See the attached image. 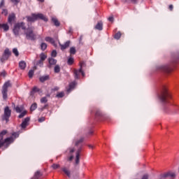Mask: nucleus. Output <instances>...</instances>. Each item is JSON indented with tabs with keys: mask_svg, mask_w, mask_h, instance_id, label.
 <instances>
[{
	"mask_svg": "<svg viewBox=\"0 0 179 179\" xmlns=\"http://www.w3.org/2000/svg\"><path fill=\"white\" fill-rule=\"evenodd\" d=\"M73 31V29H72V27H69V33H72Z\"/></svg>",
	"mask_w": 179,
	"mask_h": 179,
	"instance_id": "59",
	"label": "nucleus"
},
{
	"mask_svg": "<svg viewBox=\"0 0 179 179\" xmlns=\"http://www.w3.org/2000/svg\"><path fill=\"white\" fill-rule=\"evenodd\" d=\"M12 136H14L15 138H18L19 137V134L14 132L12 134Z\"/></svg>",
	"mask_w": 179,
	"mask_h": 179,
	"instance_id": "51",
	"label": "nucleus"
},
{
	"mask_svg": "<svg viewBox=\"0 0 179 179\" xmlns=\"http://www.w3.org/2000/svg\"><path fill=\"white\" fill-rule=\"evenodd\" d=\"M10 142H13V137L6 138L3 141H1V143L5 145V143H10Z\"/></svg>",
	"mask_w": 179,
	"mask_h": 179,
	"instance_id": "23",
	"label": "nucleus"
},
{
	"mask_svg": "<svg viewBox=\"0 0 179 179\" xmlns=\"http://www.w3.org/2000/svg\"><path fill=\"white\" fill-rule=\"evenodd\" d=\"M48 64L49 65H48V68H49V69H51L52 68V66H54V65H57V59L52 58V57H49L48 59Z\"/></svg>",
	"mask_w": 179,
	"mask_h": 179,
	"instance_id": "12",
	"label": "nucleus"
},
{
	"mask_svg": "<svg viewBox=\"0 0 179 179\" xmlns=\"http://www.w3.org/2000/svg\"><path fill=\"white\" fill-rule=\"evenodd\" d=\"M41 50H42V51H45V50H47V43H42L41 44Z\"/></svg>",
	"mask_w": 179,
	"mask_h": 179,
	"instance_id": "31",
	"label": "nucleus"
},
{
	"mask_svg": "<svg viewBox=\"0 0 179 179\" xmlns=\"http://www.w3.org/2000/svg\"><path fill=\"white\" fill-rule=\"evenodd\" d=\"M36 108H37V104L34 103L31 106L30 111H34V110H36Z\"/></svg>",
	"mask_w": 179,
	"mask_h": 179,
	"instance_id": "38",
	"label": "nucleus"
},
{
	"mask_svg": "<svg viewBox=\"0 0 179 179\" xmlns=\"http://www.w3.org/2000/svg\"><path fill=\"white\" fill-rule=\"evenodd\" d=\"M70 54L71 55H75L76 54V48L75 47L70 48Z\"/></svg>",
	"mask_w": 179,
	"mask_h": 179,
	"instance_id": "29",
	"label": "nucleus"
},
{
	"mask_svg": "<svg viewBox=\"0 0 179 179\" xmlns=\"http://www.w3.org/2000/svg\"><path fill=\"white\" fill-rule=\"evenodd\" d=\"M83 143V138H80L79 140L76 141L75 145L76 146H79V145L82 144Z\"/></svg>",
	"mask_w": 179,
	"mask_h": 179,
	"instance_id": "35",
	"label": "nucleus"
},
{
	"mask_svg": "<svg viewBox=\"0 0 179 179\" xmlns=\"http://www.w3.org/2000/svg\"><path fill=\"white\" fill-rule=\"evenodd\" d=\"M5 5V0H1L0 3V8H2Z\"/></svg>",
	"mask_w": 179,
	"mask_h": 179,
	"instance_id": "52",
	"label": "nucleus"
},
{
	"mask_svg": "<svg viewBox=\"0 0 179 179\" xmlns=\"http://www.w3.org/2000/svg\"><path fill=\"white\" fill-rule=\"evenodd\" d=\"M1 76H2L3 78H5V76H6V71H5V70H3V71L1 73Z\"/></svg>",
	"mask_w": 179,
	"mask_h": 179,
	"instance_id": "49",
	"label": "nucleus"
},
{
	"mask_svg": "<svg viewBox=\"0 0 179 179\" xmlns=\"http://www.w3.org/2000/svg\"><path fill=\"white\" fill-rule=\"evenodd\" d=\"M1 13H2V15H4V16H8V10L7 9H3Z\"/></svg>",
	"mask_w": 179,
	"mask_h": 179,
	"instance_id": "47",
	"label": "nucleus"
},
{
	"mask_svg": "<svg viewBox=\"0 0 179 179\" xmlns=\"http://www.w3.org/2000/svg\"><path fill=\"white\" fill-rule=\"evenodd\" d=\"M27 64L26 62L22 60L19 62V68L22 71H24L26 69Z\"/></svg>",
	"mask_w": 179,
	"mask_h": 179,
	"instance_id": "18",
	"label": "nucleus"
},
{
	"mask_svg": "<svg viewBox=\"0 0 179 179\" xmlns=\"http://www.w3.org/2000/svg\"><path fill=\"white\" fill-rule=\"evenodd\" d=\"M50 79V76L46 75V76H43L39 78L40 82L42 83H44L46 80H48Z\"/></svg>",
	"mask_w": 179,
	"mask_h": 179,
	"instance_id": "21",
	"label": "nucleus"
},
{
	"mask_svg": "<svg viewBox=\"0 0 179 179\" xmlns=\"http://www.w3.org/2000/svg\"><path fill=\"white\" fill-rule=\"evenodd\" d=\"M44 61L43 60H38L37 62H36V65L37 66H40L41 68H43V65H44Z\"/></svg>",
	"mask_w": 179,
	"mask_h": 179,
	"instance_id": "33",
	"label": "nucleus"
},
{
	"mask_svg": "<svg viewBox=\"0 0 179 179\" xmlns=\"http://www.w3.org/2000/svg\"><path fill=\"white\" fill-rule=\"evenodd\" d=\"M2 94L3 100H6V99H8V90L2 91Z\"/></svg>",
	"mask_w": 179,
	"mask_h": 179,
	"instance_id": "30",
	"label": "nucleus"
},
{
	"mask_svg": "<svg viewBox=\"0 0 179 179\" xmlns=\"http://www.w3.org/2000/svg\"><path fill=\"white\" fill-rule=\"evenodd\" d=\"M54 72L55 73H59V72H61V67L59 66V65L56 64L55 66Z\"/></svg>",
	"mask_w": 179,
	"mask_h": 179,
	"instance_id": "27",
	"label": "nucleus"
},
{
	"mask_svg": "<svg viewBox=\"0 0 179 179\" xmlns=\"http://www.w3.org/2000/svg\"><path fill=\"white\" fill-rule=\"evenodd\" d=\"M64 96H65V93L64 92H61L56 95V97H57V99H62Z\"/></svg>",
	"mask_w": 179,
	"mask_h": 179,
	"instance_id": "34",
	"label": "nucleus"
},
{
	"mask_svg": "<svg viewBox=\"0 0 179 179\" xmlns=\"http://www.w3.org/2000/svg\"><path fill=\"white\" fill-rule=\"evenodd\" d=\"M39 2H44V0H38Z\"/></svg>",
	"mask_w": 179,
	"mask_h": 179,
	"instance_id": "64",
	"label": "nucleus"
},
{
	"mask_svg": "<svg viewBox=\"0 0 179 179\" xmlns=\"http://www.w3.org/2000/svg\"><path fill=\"white\" fill-rule=\"evenodd\" d=\"M29 122H30V117H25L21 124V128H22V129H24V128H26V127L29 125Z\"/></svg>",
	"mask_w": 179,
	"mask_h": 179,
	"instance_id": "13",
	"label": "nucleus"
},
{
	"mask_svg": "<svg viewBox=\"0 0 179 179\" xmlns=\"http://www.w3.org/2000/svg\"><path fill=\"white\" fill-rule=\"evenodd\" d=\"M15 19H16V15L15 13H12L8 15V22L9 24H12L13 22H15Z\"/></svg>",
	"mask_w": 179,
	"mask_h": 179,
	"instance_id": "14",
	"label": "nucleus"
},
{
	"mask_svg": "<svg viewBox=\"0 0 179 179\" xmlns=\"http://www.w3.org/2000/svg\"><path fill=\"white\" fill-rule=\"evenodd\" d=\"M38 122H44V121H45V117H42L41 118L38 119Z\"/></svg>",
	"mask_w": 179,
	"mask_h": 179,
	"instance_id": "48",
	"label": "nucleus"
},
{
	"mask_svg": "<svg viewBox=\"0 0 179 179\" xmlns=\"http://www.w3.org/2000/svg\"><path fill=\"white\" fill-rule=\"evenodd\" d=\"M33 75H34V71L29 70V73H28L29 78H33Z\"/></svg>",
	"mask_w": 179,
	"mask_h": 179,
	"instance_id": "43",
	"label": "nucleus"
},
{
	"mask_svg": "<svg viewBox=\"0 0 179 179\" xmlns=\"http://www.w3.org/2000/svg\"><path fill=\"white\" fill-rule=\"evenodd\" d=\"M45 41H47L48 43H50V44H52L53 45H55V41L54 38L47 36L45 38Z\"/></svg>",
	"mask_w": 179,
	"mask_h": 179,
	"instance_id": "19",
	"label": "nucleus"
},
{
	"mask_svg": "<svg viewBox=\"0 0 179 179\" xmlns=\"http://www.w3.org/2000/svg\"><path fill=\"white\" fill-rule=\"evenodd\" d=\"M164 111L168 114H178L179 106L176 104H172V106L169 108H164Z\"/></svg>",
	"mask_w": 179,
	"mask_h": 179,
	"instance_id": "6",
	"label": "nucleus"
},
{
	"mask_svg": "<svg viewBox=\"0 0 179 179\" xmlns=\"http://www.w3.org/2000/svg\"><path fill=\"white\" fill-rule=\"evenodd\" d=\"M25 115H27V110H23L21 112V113L18 115V118H23V117H25Z\"/></svg>",
	"mask_w": 179,
	"mask_h": 179,
	"instance_id": "28",
	"label": "nucleus"
},
{
	"mask_svg": "<svg viewBox=\"0 0 179 179\" xmlns=\"http://www.w3.org/2000/svg\"><path fill=\"white\" fill-rule=\"evenodd\" d=\"M2 28L4 31H8L9 30V25L8 24H0V29Z\"/></svg>",
	"mask_w": 179,
	"mask_h": 179,
	"instance_id": "24",
	"label": "nucleus"
},
{
	"mask_svg": "<svg viewBox=\"0 0 179 179\" xmlns=\"http://www.w3.org/2000/svg\"><path fill=\"white\" fill-rule=\"evenodd\" d=\"M83 66V63H81L80 64V69L78 70L74 71L75 79H79L80 78L79 76L80 75V73H81L82 76H85V71L82 70Z\"/></svg>",
	"mask_w": 179,
	"mask_h": 179,
	"instance_id": "9",
	"label": "nucleus"
},
{
	"mask_svg": "<svg viewBox=\"0 0 179 179\" xmlns=\"http://www.w3.org/2000/svg\"><path fill=\"white\" fill-rule=\"evenodd\" d=\"M52 22L54 23V24H55V26H56V27H59L61 23L59 22V21H58V19H57L55 17H52Z\"/></svg>",
	"mask_w": 179,
	"mask_h": 179,
	"instance_id": "22",
	"label": "nucleus"
},
{
	"mask_svg": "<svg viewBox=\"0 0 179 179\" xmlns=\"http://www.w3.org/2000/svg\"><path fill=\"white\" fill-rule=\"evenodd\" d=\"M114 38H115V40H120V38H121V32H117L114 36Z\"/></svg>",
	"mask_w": 179,
	"mask_h": 179,
	"instance_id": "32",
	"label": "nucleus"
},
{
	"mask_svg": "<svg viewBox=\"0 0 179 179\" xmlns=\"http://www.w3.org/2000/svg\"><path fill=\"white\" fill-rule=\"evenodd\" d=\"M2 136H0V148H2V146H3V143H2Z\"/></svg>",
	"mask_w": 179,
	"mask_h": 179,
	"instance_id": "50",
	"label": "nucleus"
},
{
	"mask_svg": "<svg viewBox=\"0 0 179 179\" xmlns=\"http://www.w3.org/2000/svg\"><path fill=\"white\" fill-rule=\"evenodd\" d=\"M76 85H78V83H76V81H73L70 83L68 90H72L75 89V87H76Z\"/></svg>",
	"mask_w": 179,
	"mask_h": 179,
	"instance_id": "20",
	"label": "nucleus"
},
{
	"mask_svg": "<svg viewBox=\"0 0 179 179\" xmlns=\"http://www.w3.org/2000/svg\"><path fill=\"white\" fill-rule=\"evenodd\" d=\"M59 167H61V166L58 164H53L52 165V169H53V170H57V169H59Z\"/></svg>",
	"mask_w": 179,
	"mask_h": 179,
	"instance_id": "41",
	"label": "nucleus"
},
{
	"mask_svg": "<svg viewBox=\"0 0 179 179\" xmlns=\"http://www.w3.org/2000/svg\"><path fill=\"white\" fill-rule=\"evenodd\" d=\"M123 2H127L128 3H137L138 0H122Z\"/></svg>",
	"mask_w": 179,
	"mask_h": 179,
	"instance_id": "36",
	"label": "nucleus"
},
{
	"mask_svg": "<svg viewBox=\"0 0 179 179\" xmlns=\"http://www.w3.org/2000/svg\"><path fill=\"white\" fill-rule=\"evenodd\" d=\"M176 178V173L173 171H168L161 174L159 179H174Z\"/></svg>",
	"mask_w": 179,
	"mask_h": 179,
	"instance_id": "8",
	"label": "nucleus"
},
{
	"mask_svg": "<svg viewBox=\"0 0 179 179\" xmlns=\"http://www.w3.org/2000/svg\"><path fill=\"white\" fill-rule=\"evenodd\" d=\"M167 87H166V86H163V89H162V90H167Z\"/></svg>",
	"mask_w": 179,
	"mask_h": 179,
	"instance_id": "62",
	"label": "nucleus"
},
{
	"mask_svg": "<svg viewBox=\"0 0 179 179\" xmlns=\"http://www.w3.org/2000/svg\"><path fill=\"white\" fill-rule=\"evenodd\" d=\"M8 87H10V81H7L3 84V90H8Z\"/></svg>",
	"mask_w": 179,
	"mask_h": 179,
	"instance_id": "25",
	"label": "nucleus"
},
{
	"mask_svg": "<svg viewBox=\"0 0 179 179\" xmlns=\"http://www.w3.org/2000/svg\"><path fill=\"white\" fill-rule=\"evenodd\" d=\"M13 52L14 54V55H15V57H17L19 55V50H17V48H14L13 49Z\"/></svg>",
	"mask_w": 179,
	"mask_h": 179,
	"instance_id": "40",
	"label": "nucleus"
},
{
	"mask_svg": "<svg viewBox=\"0 0 179 179\" xmlns=\"http://www.w3.org/2000/svg\"><path fill=\"white\" fill-rule=\"evenodd\" d=\"M62 173L66 176L69 178H72V173L71 172V170H69V168L64 166L61 169Z\"/></svg>",
	"mask_w": 179,
	"mask_h": 179,
	"instance_id": "10",
	"label": "nucleus"
},
{
	"mask_svg": "<svg viewBox=\"0 0 179 179\" xmlns=\"http://www.w3.org/2000/svg\"><path fill=\"white\" fill-rule=\"evenodd\" d=\"M7 134H8V131L6 130H3L2 131H1L0 136H1V139H3V136H5V135Z\"/></svg>",
	"mask_w": 179,
	"mask_h": 179,
	"instance_id": "37",
	"label": "nucleus"
},
{
	"mask_svg": "<svg viewBox=\"0 0 179 179\" xmlns=\"http://www.w3.org/2000/svg\"><path fill=\"white\" fill-rule=\"evenodd\" d=\"M26 19L27 22L29 23H33L36 22V20H38V19L43 20V22H48V18H47L43 13H32L31 16H26Z\"/></svg>",
	"mask_w": 179,
	"mask_h": 179,
	"instance_id": "2",
	"label": "nucleus"
},
{
	"mask_svg": "<svg viewBox=\"0 0 179 179\" xmlns=\"http://www.w3.org/2000/svg\"><path fill=\"white\" fill-rule=\"evenodd\" d=\"M31 90H37V87H34Z\"/></svg>",
	"mask_w": 179,
	"mask_h": 179,
	"instance_id": "63",
	"label": "nucleus"
},
{
	"mask_svg": "<svg viewBox=\"0 0 179 179\" xmlns=\"http://www.w3.org/2000/svg\"><path fill=\"white\" fill-rule=\"evenodd\" d=\"M72 160H73V155H71V156H70V157H69V162H72Z\"/></svg>",
	"mask_w": 179,
	"mask_h": 179,
	"instance_id": "55",
	"label": "nucleus"
},
{
	"mask_svg": "<svg viewBox=\"0 0 179 179\" xmlns=\"http://www.w3.org/2000/svg\"><path fill=\"white\" fill-rule=\"evenodd\" d=\"M68 65H72L73 64V58L69 57L67 61Z\"/></svg>",
	"mask_w": 179,
	"mask_h": 179,
	"instance_id": "42",
	"label": "nucleus"
},
{
	"mask_svg": "<svg viewBox=\"0 0 179 179\" xmlns=\"http://www.w3.org/2000/svg\"><path fill=\"white\" fill-rule=\"evenodd\" d=\"M69 153H73L75 152V148H69Z\"/></svg>",
	"mask_w": 179,
	"mask_h": 179,
	"instance_id": "54",
	"label": "nucleus"
},
{
	"mask_svg": "<svg viewBox=\"0 0 179 179\" xmlns=\"http://www.w3.org/2000/svg\"><path fill=\"white\" fill-rule=\"evenodd\" d=\"M10 55H12V52H10V50H9V48H6L1 57L0 58L1 62L2 64H5V62H6L8 59H9V57H10Z\"/></svg>",
	"mask_w": 179,
	"mask_h": 179,
	"instance_id": "7",
	"label": "nucleus"
},
{
	"mask_svg": "<svg viewBox=\"0 0 179 179\" xmlns=\"http://www.w3.org/2000/svg\"><path fill=\"white\" fill-rule=\"evenodd\" d=\"M12 115V110L9 106H6L4 108L3 114L1 116L3 121H6V124L9 122V119Z\"/></svg>",
	"mask_w": 179,
	"mask_h": 179,
	"instance_id": "5",
	"label": "nucleus"
},
{
	"mask_svg": "<svg viewBox=\"0 0 179 179\" xmlns=\"http://www.w3.org/2000/svg\"><path fill=\"white\" fill-rule=\"evenodd\" d=\"M94 29L95 30H99V31H101V30H103V22H98L96 26L94 27Z\"/></svg>",
	"mask_w": 179,
	"mask_h": 179,
	"instance_id": "16",
	"label": "nucleus"
},
{
	"mask_svg": "<svg viewBox=\"0 0 179 179\" xmlns=\"http://www.w3.org/2000/svg\"><path fill=\"white\" fill-rule=\"evenodd\" d=\"M47 101H48V99H47V96H44V97H42L41 99V103L42 104H44L45 103H47Z\"/></svg>",
	"mask_w": 179,
	"mask_h": 179,
	"instance_id": "39",
	"label": "nucleus"
},
{
	"mask_svg": "<svg viewBox=\"0 0 179 179\" xmlns=\"http://www.w3.org/2000/svg\"><path fill=\"white\" fill-rule=\"evenodd\" d=\"M70 45H71V41H67L63 45L59 44L62 51H64V50H66V48H68V47H69Z\"/></svg>",
	"mask_w": 179,
	"mask_h": 179,
	"instance_id": "15",
	"label": "nucleus"
},
{
	"mask_svg": "<svg viewBox=\"0 0 179 179\" xmlns=\"http://www.w3.org/2000/svg\"><path fill=\"white\" fill-rule=\"evenodd\" d=\"M108 20L109 22H114V17H109L108 18Z\"/></svg>",
	"mask_w": 179,
	"mask_h": 179,
	"instance_id": "53",
	"label": "nucleus"
},
{
	"mask_svg": "<svg viewBox=\"0 0 179 179\" xmlns=\"http://www.w3.org/2000/svg\"><path fill=\"white\" fill-rule=\"evenodd\" d=\"M159 69H161L162 71H164V72H171L173 71V69L171 68V65L170 64H166L159 66Z\"/></svg>",
	"mask_w": 179,
	"mask_h": 179,
	"instance_id": "11",
	"label": "nucleus"
},
{
	"mask_svg": "<svg viewBox=\"0 0 179 179\" xmlns=\"http://www.w3.org/2000/svg\"><path fill=\"white\" fill-rule=\"evenodd\" d=\"M80 152H81L80 148H79L76 152V164H79V162H80Z\"/></svg>",
	"mask_w": 179,
	"mask_h": 179,
	"instance_id": "17",
	"label": "nucleus"
},
{
	"mask_svg": "<svg viewBox=\"0 0 179 179\" xmlns=\"http://www.w3.org/2000/svg\"><path fill=\"white\" fill-rule=\"evenodd\" d=\"M24 34L25 35V37L27 40H31V41H34L37 38V35L34 34V27H27L26 30L24 31Z\"/></svg>",
	"mask_w": 179,
	"mask_h": 179,
	"instance_id": "4",
	"label": "nucleus"
},
{
	"mask_svg": "<svg viewBox=\"0 0 179 179\" xmlns=\"http://www.w3.org/2000/svg\"><path fill=\"white\" fill-rule=\"evenodd\" d=\"M47 107H48V104H45V105L42 108V110H45V108H47Z\"/></svg>",
	"mask_w": 179,
	"mask_h": 179,
	"instance_id": "57",
	"label": "nucleus"
},
{
	"mask_svg": "<svg viewBox=\"0 0 179 179\" xmlns=\"http://www.w3.org/2000/svg\"><path fill=\"white\" fill-rule=\"evenodd\" d=\"M22 30L26 31V22H19L14 24L13 27V34L15 37H19L22 34Z\"/></svg>",
	"mask_w": 179,
	"mask_h": 179,
	"instance_id": "1",
	"label": "nucleus"
},
{
	"mask_svg": "<svg viewBox=\"0 0 179 179\" xmlns=\"http://www.w3.org/2000/svg\"><path fill=\"white\" fill-rule=\"evenodd\" d=\"M15 111L16 113H22V111H23V109L19 106H16Z\"/></svg>",
	"mask_w": 179,
	"mask_h": 179,
	"instance_id": "44",
	"label": "nucleus"
},
{
	"mask_svg": "<svg viewBox=\"0 0 179 179\" xmlns=\"http://www.w3.org/2000/svg\"><path fill=\"white\" fill-rule=\"evenodd\" d=\"M52 90H59V87H55L54 89H52Z\"/></svg>",
	"mask_w": 179,
	"mask_h": 179,
	"instance_id": "60",
	"label": "nucleus"
},
{
	"mask_svg": "<svg viewBox=\"0 0 179 179\" xmlns=\"http://www.w3.org/2000/svg\"><path fill=\"white\" fill-rule=\"evenodd\" d=\"M82 40H83V36L81 35L79 38V43H81Z\"/></svg>",
	"mask_w": 179,
	"mask_h": 179,
	"instance_id": "56",
	"label": "nucleus"
},
{
	"mask_svg": "<svg viewBox=\"0 0 179 179\" xmlns=\"http://www.w3.org/2000/svg\"><path fill=\"white\" fill-rule=\"evenodd\" d=\"M10 1L14 3V5H18L20 2V0H10Z\"/></svg>",
	"mask_w": 179,
	"mask_h": 179,
	"instance_id": "46",
	"label": "nucleus"
},
{
	"mask_svg": "<svg viewBox=\"0 0 179 179\" xmlns=\"http://www.w3.org/2000/svg\"><path fill=\"white\" fill-rule=\"evenodd\" d=\"M169 9H170V10H173V6L172 4L169 5Z\"/></svg>",
	"mask_w": 179,
	"mask_h": 179,
	"instance_id": "58",
	"label": "nucleus"
},
{
	"mask_svg": "<svg viewBox=\"0 0 179 179\" xmlns=\"http://www.w3.org/2000/svg\"><path fill=\"white\" fill-rule=\"evenodd\" d=\"M41 61H45L47 59V55L45 52H41L39 55Z\"/></svg>",
	"mask_w": 179,
	"mask_h": 179,
	"instance_id": "26",
	"label": "nucleus"
},
{
	"mask_svg": "<svg viewBox=\"0 0 179 179\" xmlns=\"http://www.w3.org/2000/svg\"><path fill=\"white\" fill-rule=\"evenodd\" d=\"M50 96H51V94H46V96H45V97H46V98H47V97H50Z\"/></svg>",
	"mask_w": 179,
	"mask_h": 179,
	"instance_id": "61",
	"label": "nucleus"
},
{
	"mask_svg": "<svg viewBox=\"0 0 179 179\" xmlns=\"http://www.w3.org/2000/svg\"><path fill=\"white\" fill-rule=\"evenodd\" d=\"M51 57H52L53 58H55V57H57V50H54L52 51Z\"/></svg>",
	"mask_w": 179,
	"mask_h": 179,
	"instance_id": "45",
	"label": "nucleus"
},
{
	"mask_svg": "<svg viewBox=\"0 0 179 179\" xmlns=\"http://www.w3.org/2000/svg\"><path fill=\"white\" fill-rule=\"evenodd\" d=\"M158 97L162 104H168L170 99H171V94L169 91H160L158 93Z\"/></svg>",
	"mask_w": 179,
	"mask_h": 179,
	"instance_id": "3",
	"label": "nucleus"
}]
</instances>
